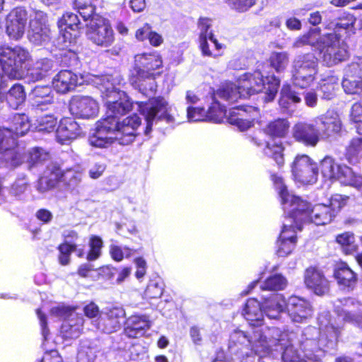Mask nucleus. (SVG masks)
I'll return each mask as SVG.
<instances>
[{
    "mask_svg": "<svg viewBox=\"0 0 362 362\" xmlns=\"http://www.w3.org/2000/svg\"><path fill=\"white\" fill-rule=\"evenodd\" d=\"M291 123L287 117H276L268 121L262 130L271 139H286L290 132Z\"/></svg>",
    "mask_w": 362,
    "mask_h": 362,
    "instance_id": "27",
    "label": "nucleus"
},
{
    "mask_svg": "<svg viewBox=\"0 0 362 362\" xmlns=\"http://www.w3.org/2000/svg\"><path fill=\"white\" fill-rule=\"evenodd\" d=\"M32 94L34 105L37 107L53 103L54 97L49 86H36Z\"/></svg>",
    "mask_w": 362,
    "mask_h": 362,
    "instance_id": "46",
    "label": "nucleus"
},
{
    "mask_svg": "<svg viewBox=\"0 0 362 362\" xmlns=\"http://www.w3.org/2000/svg\"><path fill=\"white\" fill-rule=\"evenodd\" d=\"M250 341V337L244 332L235 331L230 337L228 348L236 354H241L243 349H248Z\"/></svg>",
    "mask_w": 362,
    "mask_h": 362,
    "instance_id": "40",
    "label": "nucleus"
},
{
    "mask_svg": "<svg viewBox=\"0 0 362 362\" xmlns=\"http://www.w3.org/2000/svg\"><path fill=\"white\" fill-rule=\"evenodd\" d=\"M141 124V118L136 114L127 117L119 122L115 135L116 138L123 145L132 144L136 139V130Z\"/></svg>",
    "mask_w": 362,
    "mask_h": 362,
    "instance_id": "24",
    "label": "nucleus"
},
{
    "mask_svg": "<svg viewBox=\"0 0 362 362\" xmlns=\"http://www.w3.org/2000/svg\"><path fill=\"white\" fill-rule=\"evenodd\" d=\"M57 24L65 41L71 42L79 36L81 23L77 14L66 11L58 20Z\"/></svg>",
    "mask_w": 362,
    "mask_h": 362,
    "instance_id": "25",
    "label": "nucleus"
},
{
    "mask_svg": "<svg viewBox=\"0 0 362 362\" xmlns=\"http://www.w3.org/2000/svg\"><path fill=\"white\" fill-rule=\"evenodd\" d=\"M342 87L347 94H362V76H356L351 71L347 73L342 81Z\"/></svg>",
    "mask_w": 362,
    "mask_h": 362,
    "instance_id": "44",
    "label": "nucleus"
},
{
    "mask_svg": "<svg viewBox=\"0 0 362 362\" xmlns=\"http://www.w3.org/2000/svg\"><path fill=\"white\" fill-rule=\"evenodd\" d=\"M319 334L316 338H304L300 349L304 357L314 362H319L325 353L334 349L338 344L342 325L329 312H322L317 316Z\"/></svg>",
    "mask_w": 362,
    "mask_h": 362,
    "instance_id": "2",
    "label": "nucleus"
},
{
    "mask_svg": "<svg viewBox=\"0 0 362 362\" xmlns=\"http://www.w3.org/2000/svg\"><path fill=\"white\" fill-rule=\"evenodd\" d=\"M300 93L291 85L285 83L282 86L279 101L281 106L288 108L290 104H297L300 103Z\"/></svg>",
    "mask_w": 362,
    "mask_h": 362,
    "instance_id": "43",
    "label": "nucleus"
},
{
    "mask_svg": "<svg viewBox=\"0 0 362 362\" xmlns=\"http://www.w3.org/2000/svg\"><path fill=\"white\" fill-rule=\"evenodd\" d=\"M7 127L18 137L24 136L30 130L31 127L30 121L24 113H16L12 115L8 121Z\"/></svg>",
    "mask_w": 362,
    "mask_h": 362,
    "instance_id": "38",
    "label": "nucleus"
},
{
    "mask_svg": "<svg viewBox=\"0 0 362 362\" xmlns=\"http://www.w3.org/2000/svg\"><path fill=\"white\" fill-rule=\"evenodd\" d=\"M2 160L11 168H16L25 163V152L17 148H10L4 151Z\"/></svg>",
    "mask_w": 362,
    "mask_h": 362,
    "instance_id": "50",
    "label": "nucleus"
},
{
    "mask_svg": "<svg viewBox=\"0 0 362 362\" xmlns=\"http://www.w3.org/2000/svg\"><path fill=\"white\" fill-rule=\"evenodd\" d=\"M69 110L76 117L90 119L98 115V103L90 96L75 95L69 102Z\"/></svg>",
    "mask_w": 362,
    "mask_h": 362,
    "instance_id": "17",
    "label": "nucleus"
},
{
    "mask_svg": "<svg viewBox=\"0 0 362 362\" xmlns=\"http://www.w3.org/2000/svg\"><path fill=\"white\" fill-rule=\"evenodd\" d=\"M286 219L288 223L283 225L276 241L277 250L276 253L279 257H282L289 255L295 249L298 240L296 233L299 230L296 221L288 219V215L286 216Z\"/></svg>",
    "mask_w": 362,
    "mask_h": 362,
    "instance_id": "15",
    "label": "nucleus"
},
{
    "mask_svg": "<svg viewBox=\"0 0 362 362\" xmlns=\"http://www.w3.org/2000/svg\"><path fill=\"white\" fill-rule=\"evenodd\" d=\"M28 187L25 180L19 178L16 180L9 187V193L13 196H19L23 194Z\"/></svg>",
    "mask_w": 362,
    "mask_h": 362,
    "instance_id": "64",
    "label": "nucleus"
},
{
    "mask_svg": "<svg viewBox=\"0 0 362 362\" xmlns=\"http://www.w3.org/2000/svg\"><path fill=\"white\" fill-rule=\"evenodd\" d=\"M341 36L335 33H327L320 49L322 60L327 66H335L349 59V52L340 43Z\"/></svg>",
    "mask_w": 362,
    "mask_h": 362,
    "instance_id": "9",
    "label": "nucleus"
},
{
    "mask_svg": "<svg viewBox=\"0 0 362 362\" xmlns=\"http://www.w3.org/2000/svg\"><path fill=\"white\" fill-rule=\"evenodd\" d=\"M106 117L97 122L96 129L98 132L112 133L116 135L119 126L118 117L112 114H106Z\"/></svg>",
    "mask_w": 362,
    "mask_h": 362,
    "instance_id": "52",
    "label": "nucleus"
},
{
    "mask_svg": "<svg viewBox=\"0 0 362 362\" xmlns=\"http://www.w3.org/2000/svg\"><path fill=\"white\" fill-rule=\"evenodd\" d=\"M82 134V129L72 117H63L56 129V139L62 145L69 144Z\"/></svg>",
    "mask_w": 362,
    "mask_h": 362,
    "instance_id": "23",
    "label": "nucleus"
},
{
    "mask_svg": "<svg viewBox=\"0 0 362 362\" xmlns=\"http://www.w3.org/2000/svg\"><path fill=\"white\" fill-rule=\"evenodd\" d=\"M28 12L24 7L17 6L7 15L6 31L10 39L19 40L25 33Z\"/></svg>",
    "mask_w": 362,
    "mask_h": 362,
    "instance_id": "16",
    "label": "nucleus"
},
{
    "mask_svg": "<svg viewBox=\"0 0 362 362\" xmlns=\"http://www.w3.org/2000/svg\"><path fill=\"white\" fill-rule=\"evenodd\" d=\"M317 165L318 173L327 180H341L349 177L351 173L350 167L337 163L331 156H325Z\"/></svg>",
    "mask_w": 362,
    "mask_h": 362,
    "instance_id": "20",
    "label": "nucleus"
},
{
    "mask_svg": "<svg viewBox=\"0 0 362 362\" xmlns=\"http://www.w3.org/2000/svg\"><path fill=\"white\" fill-rule=\"evenodd\" d=\"M134 59L128 76L129 84L146 97L155 95L157 91L156 79L161 74L157 70L163 66L160 54L155 50L144 52L136 54Z\"/></svg>",
    "mask_w": 362,
    "mask_h": 362,
    "instance_id": "3",
    "label": "nucleus"
},
{
    "mask_svg": "<svg viewBox=\"0 0 362 362\" xmlns=\"http://www.w3.org/2000/svg\"><path fill=\"white\" fill-rule=\"evenodd\" d=\"M87 25V35L95 45L109 47L115 42L114 30L109 21L101 16H96L94 20H90Z\"/></svg>",
    "mask_w": 362,
    "mask_h": 362,
    "instance_id": "12",
    "label": "nucleus"
},
{
    "mask_svg": "<svg viewBox=\"0 0 362 362\" xmlns=\"http://www.w3.org/2000/svg\"><path fill=\"white\" fill-rule=\"evenodd\" d=\"M206 110L201 107H189L187 108V117L189 121L199 122L207 120Z\"/></svg>",
    "mask_w": 362,
    "mask_h": 362,
    "instance_id": "63",
    "label": "nucleus"
},
{
    "mask_svg": "<svg viewBox=\"0 0 362 362\" xmlns=\"http://www.w3.org/2000/svg\"><path fill=\"white\" fill-rule=\"evenodd\" d=\"M333 277L344 290L353 291L358 284V274L344 261H338L333 268Z\"/></svg>",
    "mask_w": 362,
    "mask_h": 362,
    "instance_id": "19",
    "label": "nucleus"
},
{
    "mask_svg": "<svg viewBox=\"0 0 362 362\" xmlns=\"http://www.w3.org/2000/svg\"><path fill=\"white\" fill-rule=\"evenodd\" d=\"M250 339V350L259 357H264L272 353V341L259 327H253Z\"/></svg>",
    "mask_w": 362,
    "mask_h": 362,
    "instance_id": "28",
    "label": "nucleus"
},
{
    "mask_svg": "<svg viewBox=\"0 0 362 362\" xmlns=\"http://www.w3.org/2000/svg\"><path fill=\"white\" fill-rule=\"evenodd\" d=\"M18 138L8 127L0 128V153L16 144Z\"/></svg>",
    "mask_w": 362,
    "mask_h": 362,
    "instance_id": "55",
    "label": "nucleus"
},
{
    "mask_svg": "<svg viewBox=\"0 0 362 362\" xmlns=\"http://www.w3.org/2000/svg\"><path fill=\"white\" fill-rule=\"evenodd\" d=\"M259 109L252 105H238L232 107L227 116V121L236 127L240 131L245 132L253 127Z\"/></svg>",
    "mask_w": 362,
    "mask_h": 362,
    "instance_id": "13",
    "label": "nucleus"
},
{
    "mask_svg": "<svg viewBox=\"0 0 362 362\" xmlns=\"http://www.w3.org/2000/svg\"><path fill=\"white\" fill-rule=\"evenodd\" d=\"M212 20L207 17H200L198 19L197 26L200 30L199 35V49L202 50L204 54L211 55V52L208 49V40L214 44L216 50H221L223 45L218 42V40L215 37L214 34L208 30L211 27Z\"/></svg>",
    "mask_w": 362,
    "mask_h": 362,
    "instance_id": "26",
    "label": "nucleus"
},
{
    "mask_svg": "<svg viewBox=\"0 0 362 362\" xmlns=\"http://www.w3.org/2000/svg\"><path fill=\"white\" fill-rule=\"evenodd\" d=\"M80 180L78 172L72 169L64 171L59 166H54L49 175H42L38 178L36 188L40 192H45L54 189L60 182L66 185H74L78 184Z\"/></svg>",
    "mask_w": 362,
    "mask_h": 362,
    "instance_id": "10",
    "label": "nucleus"
},
{
    "mask_svg": "<svg viewBox=\"0 0 362 362\" xmlns=\"http://www.w3.org/2000/svg\"><path fill=\"white\" fill-rule=\"evenodd\" d=\"M286 286V279L281 274H275L268 276L260 288L262 291H277L284 290Z\"/></svg>",
    "mask_w": 362,
    "mask_h": 362,
    "instance_id": "49",
    "label": "nucleus"
},
{
    "mask_svg": "<svg viewBox=\"0 0 362 362\" xmlns=\"http://www.w3.org/2000/svg\"><path fill=\"white\" fill-rule=\"evenodd\" d=\"M286 304L284 296L277 293L270 294L262 301L263 312L271 319L277 318L284 310Z\"/></svg>",
    "mask_w": 362,
    "mask_h": 362,
    "instance_id": "31",
    "label": "nucleus"
},
{
    "mask_svg": "<svg viewBox=\"0 0 362 362\" xmlns=\"http://www.w3.org/2000/svg\"><path fill=\"white\" fill-rule=\"evenodd\" d=\"M262 312V302H259L255 298H250L245 303L243 314L250 326L259 327L264 324Z\"/></svg>",
    "mask_w": 362,
    "mask_h": 362,
    "instance_id": "30",
    "label": "nucleus"
},
{
    "mask_svg": "<svg viewBox=\"0 0 362 362\" xmlns=\"http://www.w3.org/2000/svg\"><path fill=\"white\" fill-rule=\"evenodd\" d=\"M319 60L313 52L299 55L294 62L292 79L300 88H307L313 84L318 72Z\"/></svg>",
    "mask_w": 362,
    "mask_h": 362,
    "instance_id": "6",
    "label": "nucleus"
},
{
    "mask_svg": "<svg viewBox=\"0 0 362 362\" xmlns=\"http://www.w3.org/2000/svg\"><path fill=\"white\" fill-rule=\"evenodd\" d=\"M47 15L41 11L35 12L34 17L30 21L28 37L35 45H42L49 36V29L47 24Z\"/></svg>",
    "mask_w": 362,
    "mask_h": 362,
    "instance_id": "18",
    "label": "nucleus"
},
{
    "mask_svg": "<svg viewBox=\"0 0 362 362\" xmlns=\"http://www.w3.org/2000/svg\"><path fill=\"white\" fill-rule=\"evenodd\" d=\"M265 63L271 72L272 69L276 73L284 72L289 63L288 54L286 52H272Z\"/></svg>",
    "mask_w": 362,
    "mask_h": 362,
    "instance_id": "39",
    "label": "nucleus"
},
{
    "mask_svg": "<svg viewBox=\"0 0 362 362\" xmlns=\"http://www.w3.org/2000/svg\"><path fill=\"white\" fill-rule=\"evenodd\" d=\"M137 104L140 113L144 116L146 122V134L151 132L155 120L166 119L170 122L172 119L168 112V104L163 96L151 97L147 102H139Z\"/></svg>",
    "mask_w": 362,
    "mask_h": 362,
    "instance_id": "8",
    "label": "nucleus"
},
{
    "mask_svg": "<svg viewBox=\"0 0 362 362\" xmlns=\"http://www.w3.org/2000/svg\"><path fill=\"white\" fill-rule=\"evenodd\" d=\"M291 167L295 181L303 185H311L317 182L318 165L308 155H297Z\"/></svg>",
    "mask_w": 362,
    "mask_h": 362,
    "instance_id": "11",
    "label": "nucleus"
},
{
    "mask_svg": "<svg viewBox=\"0 0 362 362\" xmlns=\"http://www.w3.org/2000/svg\"><path fill=\"white\" fill-rule=\"evenodd\" d=\"M348 196L333 194L327 204H318L312 206L310 203L300 198L288 214V218L298 223V230L303 229L305 223L325 226L333 222L341 209L347 204Z\"/></svg>",
    "mask_w": 362,
    "mask_h": 362,
    "instance_id": "1",
    "label": "nucleus"
},
{
    "mask_svg": "<svg viewBox=\"0 0 362 362\" xmlns=\"http://www.w3.org/2000/svg\"><path fill=\"white\" fill-rule=\"evenodd\" d=\"M233 10L238 13H245L255 6L258 0H223Z\"/></svg>",
    "mask_w": 362,
    "mask_h": 362,
    "instance_id": "59",
    "label": "nucleus"
},
{
    "mask_svg": "<svg viewBox=\"0 0 362 362\" xmlns=\"http://www.w3.org/2000/svg\"><path fill=\"white\" fill-rule=\"evenodd\" d=\"M53 67L51 59L43 58L37 60L31 69L30 74L36 81L42 80L47 76Z\"/></svg>",
    "mask_w": 362,
    "mask_h": 362,
    "instance_id": "48",
    "label": "nucleus"
},
{
    "mask_svg": "<svg viewBox=\"0 0 362 362\" xmlns=\"http://www.w3.org/2000/svg\"><path fill=\"white\" fill-rule=\"evenodd\" d=\"M47 157L48 153L42 148L34 147L25 152V163L28 165V168L30 170L42 165Z\"/></svg>",
    "mask_w": 362,
    "mask_h": 362,
    "instance_id": "45",
    "label": "nucleus"
},
{
    "mask_svg": "<svg viewBox=\"0 0 362 362\" xmlns=\"http://www.w3.org/2000/svg\"><path fill=\"white\" fill-rule=\"evenodd\" d=\"M288 315L292 321L296 322H305L313 315V308L305 299L292 296L286 304Z\"/></svg>",
    "mask_w": 362,
    "mask_h": 362,
    "instance_id": "22",
    "label": "nucleus"
},
{
    "mask_svg": "<svg viewBox=\"0 0 362 362\" xmlns=\"http://www.w3.org/2000/svg\"><path fill=\"white\" fill-rule=\"evenodd\" d=\"M103 241L102 238L96 235H93L89 238V250L86 255L88 261H95L102 255Z\"/></svg>",
    "mask_w": 362,
    "mask_h": 362,
    "instance_id": "54",
    "label": "nucleus"
},
{
    "mask_svg": "<svg viewBox=\"0 0 362 362\" xmlns=\"http://www.w3.org/2000/svg\"><path fill=\"white\" fill-rule=\"evenodd\" d=\"M206 113L207 120L220 123L226 116V110L217 100L214 99L206 110Z\"/></svg>",
    "mask_w": 362,
    "mask_h": 362,
    "instance_id": "53",
    "label": "nucleus"
},
{
    "mask_svg": "<svg viewBox=\"0 0 362 362\" xmlns=\"http://www.w3.org/2000/svg\"><path fill=\"white\" fill-rule=\"evenodd\" d=\"M133 107L134 103L130 98L124 92H122L117 100L106 103V114H112L119 118L131 112Z\"/></svg>",
    "mask_w": 362,
    "mask_h": 362,
    "instance_id": "34",
    "label": "nucleus"
},
{
    "mask_svg": "<svg viewBox=\"0 0 362 362\" xmlns=\"http://www.w3.org/2000/svg\"><path fill=\"white\" fill-rule=\"evenodd\" d=\"M270 179L274 187L278 191L281 204H287L291 206V209L293 208L300 197L289 193L281 176L276 173H271Z\"/></svg>",
    "mask_w": 362,
    "mask_h": 362,
    "instance_id": "36",
    "label": "nucleus"
},
{
    "mask_svg": "<svg viewBox=\"0 0 362 362\" xmlns=\"http://www.w3.org/2000/svg\"><path fill=\"white\" fill-rule=\"evenodd\" d=\"M163 286L158 282H150L145 291L144 296L148 300L159 298L163 293Z\"/></svg>",
    "mask_w": 362,
    "mask_h": 362,
    "instance_id": "60",
    "label": "nucleus"
},
{
    "mask_svg": "<svg viewBox=\"0 0 362 362\" xmlns=\"http://www.w3.org/2000/svg\"><path fill=\"white\" fill-rule=\"evenodd\" d=\"M26 95L24 87L16 83L13 85L5 95H1V102L6 101L12 109H17L25 100Z\"/></svg>",
    "mask_w": 362,
    "mask_h": 362,
    "instance_id": "37",
    "label": "nucleus"
},
{
    "mask_svg": "<svg viewBox=\"0 0 362 362\" xmlns=\"http://www.w3.org/2000/svg\"><path fill=\"white\" fill-rule=\"evenodd\" d=\"M73 8L83 18V21L94 20L96 16V6L91 0H74Z\"/></svg>",
    "mask_w": 362,
    "mask_h": 362,
    "instance_id": "42",
    "label": "nucleus"
},
{
    "mask_svg": "<svg viewBox=\"0 0 362 362\" xmlns=\"http://www.w3.org/2000/svg\"><path fill=\"white\" fill-rule=\"evenodd\" d=\"M30 58L29 52L21 47L16 46L12 48L8 46H1L0 67L2 70V76L16 78L23 64Z\"/></svg>",
    "mask_w": 362,
    "mask_h": 362,
    "instance_id": "7",
    "label": "nucleus"
},
{
    "mask_svg": "<svg viewBox=\"0 0 362 362\" xmlns=\"http://www.w3.org/2000/svg\"><path fill=\"white\" fill-rule=\"evenodd\" d=\"M281 341V339H278L274 344L280 345L284 348L282 358L284 362H305V359L298 354L293 346L282 344Z\"/></svg>",
    "mask_w": 362,
    "mask_h": 362,
    "instance_id": "57",
    "label": "nucleus"
},
{
    "mask_svg": "<svg viewBox=\"0 0 362 362\" xmlns=\"http://www.w3.org/2000/svg\"><path fill=\"white\" fill-rule=\"evenodd\" d=\"M339 21L337 23L334 28V32H339L341 30H351L354 28V24L356 23V18L353 15H346L345 16L339 18Z\"/></svg>",
    "mask_w": 362,
    "mask_h": 362,
    "instance_id": "62",
    "label": "nucleus"
},
{
    "mask_svg": "<svg viewBox=\"0 0 362 362\" xmlns=\"http://www.w3.org/2000/svg\"><path fill=\"white\" fill-rule=\"evenodd\" d=\"M57 124V118L52 115H45L36 120V127L40 132H52Z\"/></svg>",
    "mask_w": 362,
    "mask_h": 362,
    "instance_id": "56",
    "label": "nucleus"
},
{
    "mask_svg": "<svg viewBox=\"0 0 362 362\" xmlns=\"http://www.w3.org/2000/svg\"><path fill=\"white\" fill-rule=\"evenodd\" d=\"M124 250L125 251V253L124 252L121 246L114 244L110 245L109 253L111 258L114 261L119 262L124 259V257H129L136 252V250H133L127 246L124 247Z\"/></svg>",
    "mask_w": 362,
    "mask_h": 362,
    "instance_id": "58",
    "label": "nucleus"
},
{
    "mask_svg": "<svg viewBox=\"0 0 362 362\" xmlns=\"http://www.w3.org/2000/svg\"><path fill=\"white\" fill-rule=\"evenodd\" d=\"M233 83H226L221 86L216 90L217 96L228 103H233L240 98V90Z\"/></svg>",
    "mask_w": 362,
    "mask_h": 362,
    "instance_id": "47",
    "label": "nucleus"
},
{
    "mask_svg": "<svg viewBox=\"0 0 362 362\" xmlns=\"http://www.w3.org/2000/svg\"><path fill=\"white\" fill-rule=\"evenodd\" d=\"M124 311L119 308H113L107 311L101 317L99 325L105 333H112L119 329L124 317Z\"/></svg>",
    "mask_w": 362,
    "mask_h": 362,
    "instance_id": "29",
    "label": "nucleus"
},
{
    "mask_svg": "<svg viewBox=\"0 0 362 362\" xmlns=\"http://www.w3.org/2000/svg\"><path fill=\"white\" fill-rule=\"evenodd\" d=\"M303 281L305 287L317 296H323L330 291L331 281L317 266H309L305 269Z\"/></svg>",
    "mask_w": 362,
    "mask_h": 362,
    "instance_id": "14",
    "label": "nucleus"
},
{
    "mask_svg": "<svg viewBox=\"0 0 362 362\" xmlns=\"http://www.w3.org/2000/svg\"><path fill=\"white\" fill-rule=\"evenodd\" d=\"M57 249L59 251L57 260L61 266H67L70 264L71 255L73 252H76L79 258H83L85 255V245L78 247L75 242H62L58 245Z\"/></svg>",
    "mask_w": 362,
    "mask_h": 362,
    "instance_id": "35",
    "label": "nucleus"
},
{
    "mask_svg": "<svg viewBox=\"0 0 362 362\" xmlns=\"http://www.w3.org/2000/svg\"><path fill=\"white\" fill-rule=\"evenodd\" d=\"M126 324L144 334L148 328V321L144 317L140 315H132L127 318Z\"/></svg>",
    "mask_w": 362,
    "mask_h": 362,
    "instance_id": "61",
    "label": "nucleus"
},
{
    "mask_svg": "<svg viewBox=\"0 0 362 362\" xmlns=\"http://www.w3.org/2000/svg\"><path fill=\"white\" fill-rule=\"evenodd\" d=\"M77 76L69 70L60 71L53 78L52 85L57 92L66 93L77 86Z\"/></svg>",
    "mask_w": 362,
    "mask_h": 362,
    "instance_id": "33",
    "label": "nucleus"
},
{
    "mask_svg": "<svg viewBox=\"0 0 362 362\" xmlns=\"http://www.w3.org/2000/svg\"><path fill=\"white\" fill-rule=\"evenodd\" d=\"M316 89L320 93L321 99L333 100L339 89V77L334 74H328L322 77L318 82Z\"/></svg>",
    "mask_w": 362,
    "mask_h": 362,
    "instance_id": "32",
    "label": "nucleus"
},
{
    "mask_svg": "<svg viewBox=\"0 0 362 362\" xmlns=\"http://www.w3.org/2000/svg\"><path fill=\"white\" fill-rule=\"evenodd\" d=\"M362 152V138L352 139L346 148L345 158L350 164L359 162L360 153Z\"/></svg>",
    "mask_w": 362,
    "mask_h": 362,
    "instance_id": "51",
    "label": "nucleus"
},
{
    "mask_svg": "<svg viewBox=\"0 0 362 362\" xmlns=\"http://www.w3.org/2000/svg\"><path fill=\"white\" fill-rule=\"evenodd\" d=\"M344 254L352 255L358 251V247L355 242L354 234L352 232L346 231L338 234L335 238Z\"/></svg>",
    "mask_w": 362,
    "mask_h": 362,
    "instance_id": "41",
    "label": "nucleus"
},
{
    "mask_svg": "<svg viewBox=\"0 0 362 362\" xmlns=\"http://www.w3.org/2000/svg\"><path fill=\"white\" fill-rule=\"evenodd\" d=\"M251 141L257 146H261L264 144L262 148L263 154L266 157L272 159L279 168L284 165V151L286 148L281 141L272 139V141H264L258 136H252Z\"/></svg>",
    "mask_w": 362,
    "mask_h": 362,
    "instance_id": "21",
    "label": "nucleus"
},
{
    "mask_svg": "<svg viewBox=\"0 0 362 362\" xmlns=\"http://www.w3.org/2000/svg\"><path fill=\"white\" fill-rule=\"evenodd\" d=\"M339 121L326 115H320L310 122H298L292 127L293 140L305 147L315 148L324 138L337 132Z\"/></svg>",
    "mask_w": 362,
    "mask_h": 362,
    "instance_id": "5",
    "label": "nucleus"
},
{
    "mask_svg": "<svg viewBox=\"0 0 362 362\" xmlns=\"http://www.w3.org/2000/svg\"><path fill=\"white\" fill-rule=\"evenodd\" d=\"M280 84V78L269 70L266 63L262 62L253 72H246L240 76L238 88L248 95L262 93L265 89L263 100L270 103L276 98Z\"/></svg>",
    "mask_w": 362,
    "mask_h": 362,
    "instance_id": "4",
    "label": "nucleus"
}]
</instances>
